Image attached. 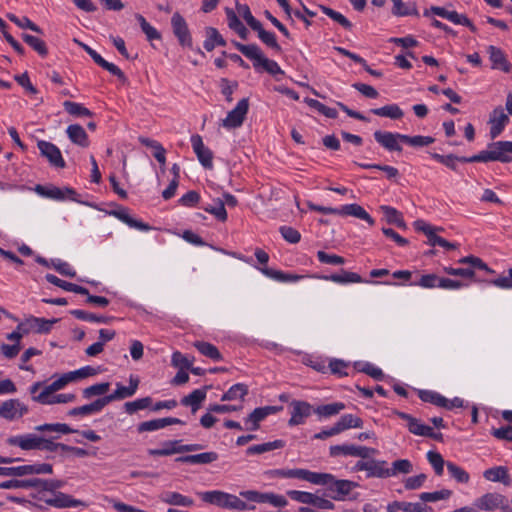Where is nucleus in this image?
<instances>
[{
    "label": "nucleus",
    "mask_w": 512,
    "mask_h": 512,
    "mask_svg": "<svg viewBox=\"0 0 512 512\" xmlns=\"http://www.w3.org/2000/svg\"><path fill=\"white\" fill-rule=\"evenodd\" d=\"M464 163L499 161L509 163L512 161V141H497L488 145V149L477 155L461 159Z\"/></svg>",
    "instance_id": "f257e3e1"
},
{
    "label": "nucleus",
    "mask_w": 512,
    "mask_h": 512,
    "mask_svg": "<svg viewBox=\"0 0 512 512\" xmlns=\"http://www.w3.org/2000/svg\"><path fill=\"white\" fill-rule=\"evenodd\" d=\"M233 44L239 52L253 61L255 69H258V67L261 66L267 73L273 76L277 74H284V71L278 63L265 57L262 50L256 44L245 45L239 42H233Z\"/></svg>",
    "instance_id": "f03ea898"
},
{
    "label": "nucleus",
    "mask_w": 512,
    "mask_h": 512,
    "mask_svg": "<svg viewBox=\"0 0 512 512\" xmlns=\"http://www.w3.org/2000/svg\"><path fill=\"white\" fill-rule=\"evenodd\" d=\"M199 496L202 501L224 509L243 511L252 508L248 507V505L236 495L220 490L201 492Z\"/></svg>",
    "instance_id": "7ed1b4c3"
},
{
    "label": "nucleus",
    "mask_w": 512,
    "mask_h": 512,
    "mask_svg": "<svg viewBox=\"0 0 512 512\" xmlns=\"http://www.w3.org/2000/svg\"><path fill=\"white\" fill-rule=\"evenodd\" d=\"M324 478L325 483H316V485L326 486L329 491V496L334 500H342L347 496L357 484L350 480H337L330 473H320Z\"/></svg>",
    "instance_id": "20e7f679"
},
{
    "label": "nucleus",
    "mask_w": 512,
    "mask_h": 512,
    "mask_svg": "<svg viewBox=\"0 0 512 512\" xmlns=\"http://www.w3.org/2000/svg\"><path fill=\"white\" fill-rule=\"evenodd\" d=\"M361 459L353 466V471H365L366 478H389L388 463L385 460L366 458Z\"/></svg>",
    "instance_id": "39448f33"
},
{
    "label": "nucleus",
    "mask_w": 512,
    "mask_h": 512,
    "mask_svg": "<svg viewBox=\"0 0 512 512\" xmlns=\"http://www.w3.org/2000/svg\"><path fill=\"white\" fill-rule=\"evenodd\" d=\"M474 506L484 511L500 509L503 512H512L506 497L499 493H486L474 501Z\"/></svg>",
    "instance_id": "423d86ee"
},
{
    "label": "nucleus",
    "mask_w": 512,
    "mask_h": 512,
    "mask_svg": "<svg viewBox=\"0 0 512 512\" xmlns=\"http://www.w3.org/2000/svg\"><path fill=\"white\" fill-rule=\"evenodd\" d=\"M270 474L274 477L299 479L310 482L314 485H316V483H325L323 480L326 478V476L320 475L319 472H312L302 468L275 469L270 471Z\"/></svg>",
    "instance_id": "0eeeda50"
},
{
    "label": "nucleus",
    "mask_w": 512,
    "mask_h": 512,
    "mask_svg": "<svg viewBox=\"0 0 512 512\" xmlns=\"http://www.w3.org/2000/svg\"><path fill=\"white\" fill-rule=\"evenodd\" d=\"M376 450L366 446H357L354 444L333 445L329 448L330 456H353L362 459L369 458Z\"/></svg>",
    "instance_id": "6e6552de"
},
{
    "label": "nucleus",
    "mask_w": 512,
    "mask_h": 512,
    "mask_svg": "<svg viewBox=\"0 0 512 512\" xmlns=\"http://www.w3.org/2000/svg\"><path fill=\"white\" fill-rule=\"evenodd\" d=\"M240 496L248 501L256 503H269L274 507H284L287 505V500L284 496L274 493H262L255 490L241 491Z\"/></svg>",
    "instance_id": "1a4fd4ad"
},
{
    "label": "nucleus",
    "mask_w": 512,
    "mask_h": 512,
    "mask_svg": "<svg viewBox=\"0 0 512 512\" xmlns=\"http://www.w3.org/2000/svg\"><path fill=\"white\" fill-rule=\"evenodd\" d=\"M58 322V319L48 320L30 316L23 323L19 324L17 329L22 330L24 334L29 332L45 334L51 331L53 325Z\"/></svg>",
    "instance_id": "9d476101"
},
{
    "label": "nucleus",
    "mask_w": 512,
    "mask_h": 512,
    "mask_svg": "<svg viewBox=\"0 0 512 512\" xmlns=\"http://www.w3.org/2000/svg\"><path fill=\"white\" fill-rule=\"evenodd\" d=\"M291 417L288 421L289 426H297L305 423L306 419L312 415L314 409L311 404L306 401L293 400L290 403Z\"/></svg>",
    "instance_id": "9b49d317"
},
{
    "label": "nucleus",
    "mask_w": 512,
    "mask_h": 512,
    "mask_svg": "<svg viewBox=\"0 0 512 512\" xmlns=\"http://www.w3.org/2000/svg\"><path fill=\"white\" fill-rule=\"evenodd\" d=\"M27 413V405L19 399H9L0 405V417L8 421L18 420Z\"/></svg>",
    "instance_id": "f8f14e48"
},
{
    "label": "nucleus",
    "mask_w": 512,
    "mask_h": 512,
    "mask_svg": "<svg viewBox=\"0 0 512 512\" xmlns=\"http://www.w3.org/2000/svg\"><path fill=\"white\" fill-rule=\"evenodd\" d=\"M510 122L509 114L505 113L502 106L495 107L489 115L490 137L497 138Z\"/></svg>",
    "instance_id": "ddd939ff"
},
{
    "label": "nucleus",
    "mask_w": 512,
    "mask_h": 512,
    "mask_svg": "<svg viewBox=\"0 0 512 512\" xmlns=\"http://www.w3.org/2000/svg\"><path fill=\"white\" fill-rule=\"evenodd\" d=\"M249 109L248 99H241L236 107L228 112L225 119L222 120V125L227 129L240 127L245 119Z\"/></svg>",
    "instance_id": "4468645a"
},
{
    "label": "nucleus",
    "mask_w": 512,
    "mask_h": 512,
    "mask_svg": "<svg viewBox=\"0 0 512 512\" xmlns=\"http://www.w3.org/2000/svg\"><path fill=\"white\" fill-rule=\"evenodd\" d=\"M38 149L43 157H45L51 166L55 168H64L66 163L62 157L60 149L53 143L40 140L37 143Z\"/></svg>",
    "instance_id": "2eb2a0df"
},
{
    "label": "nucleus",
    "mask_w": 512,
    "mask_h": 512,
    "mask_svg": "<svg viewBox=\"0 0 512 512\" xmlns=\"http://www.w3.org/2000/svg\"><path fill=\"white\" fill-rule=\"evenodd\" d=\"M38 499L45 502L47 505L56 508H68L85 505L81 500L73 499L70 495L62 492H54L49 497L46 496L45 493H41Z\"/></svg>",
    "instance_id": "dca6fc26"
},
{
    "label": "nucleus",
    "mask_w": 512,
    "mask_h": 512,
    "mask_svg": "<svg viewBox=\"0 0 512 512\" xmlns=\"http://www.w3.org/2000/svg\"><path fill=\"white\" fill-rule=\"evenodd\" d=\"M373 135L376 142L380 144L384 149L390 152L402 151L400 143L403 142L404 134L378 130L375 131Z\"/></svg>",
    "instance_id": "f3484780"
},
{
    "label": "nucleus",
    "mask_w": 512,
    "mask_h": 512,
    "mask_svg": "<svg viewBox=\"0 0 512 512\" xmlns=\"http://www.w3.org/2000/svg\"><path fill=\"white\" fill-rule=\"evenodd\" d=\"M35 191L42 197H46L53 200H64L69 198L71 200H76V192L72 188H58V187H46L43 185H37L35 187Z\"/></svg>",
    "instance_id": "a211bd4d"
},
{
    "label": "nucleus",
    "mask_w": 512,
    "mask_h": 512,
    "mask_svg": "<svg viewBox=\"0 0 512 512\" xmlns=\"http://www.w3.org/2000/svg\"><path fill=\"white\" fill-rule=\"evenodd\" d=\"M171 24L175 36L182 46H192V38L187 27L185 19L179 14L174 13L171 18Z\"/></svg>",
    "instance_id": "6ab92c4d"
},
{
    "label": "nucleus",
    "mask_w": 512,
    "mask_h": 512,
    "mask_svg": "<svg viewBox=\"0 0 512 512\" xmlns=\"http://www.w3.org/2000/svg\"><path fill=\"white\" fill-rule=\"evenodd\" d=\"M192 148L199 160V162L208 169L213 167V153L206 147L200 135H193L191 137Z\"/></svg>",
    "instance_id": "aec40b11"
},
{
    "label": "nucleus",
    "mask_w": 512,
    "mask_h": 512,
    "mask_svg": "<svg viewBox=\"0 0 512 512\" xmlns=\"http://www.w3.org/2000/svg\"><path fill=\"white\" fill-rule=\"evenodd\" d=\"M7 443L11 446H18L23 450H34L40 447L41 437L35 434L17 435L9 437Z\"/></svg>",
    "instance_id": "412c9836"
},
{
    "label": "nucleus",
    "mask_w": 512,
    "mask_h": 512,
    "mask_svg": "<svg viewBox=\"0 0 512 512\" xmlns=\"http://www.w3.org/2000/svg\"><path fill=\"white\" fill-rule=\"evenodd\" d=\"M73 381H74V379H73L72 373L71 372L65 373L61 377H59L58 379L53 381L51 384L46 386L40 394L34 395L32 397V399L34 401H45L44 396L52 395L53 393L63 389L68 383L73 382Z\"/></svg>",
    "instance_id": "4be33fe9"
},
{
    "label": "nucleus",
    "mask_w": 512,
    "mask_h": 512,
    "mask_svg": "<svg viewBox=\"0 0 512 512\" xmlns=\"http://www.w3.org/2000/svg\"><path fill=\"white\" fill-rule=\"evenodd\" d=\"M182 423L183 422L180 419L173 418V417L153 419V420L141 422L138 425L137 430L140 433H142V432H151V431H156V430H159V429H163V428H165V427H167L169 425L182 424Z\"/></svg>",
    "instance_id": "5701e85b"
},
{
    "label": "nucleus",
    "mask_w": 512,
    "mask_h": 512,
    "mask_svg": "<svg viewBox=\"0 0 512 512\" xmlns=\"http://www.w3.org/2000/svg\"><path fill=\"white\" fill-rule=\"evenodd\" d=\"M488 53L489 59L492 62V69H498L506 73L511 71V64L500 48L490 45L488 47Z\"/></svg>",
    "instance_id": "b1692460"
},
{
    "label": "nucleus",
    "mask_w": 512,
    "mask_h": 512,
    "mask_svg": "<svg viewBox=\"0 0 512 512\" xmlns=\"http://www.w3.org/2000/svg\"><path fill=\"white\" fill-rule=\"evenodd\" d=\"M395 414L402 420L407 422L408 430L414 434L419 436L429 435L430 426L422 424L418 419L414 418L410 414L405 412L396 411Z\"/></svg>",
    "instance_id": "393cba45"
},
{
    "label": "nucleus",
    "mask_w": 512,
    "mask_h": 512,
    "mask_svg": "<svg viewBox=\"0 0 512 512\" xmlns=\"http://www.w3.org/2000/svg\"><path fill=\"white\" fill-rule=\"evenodd\" d=\"M428 510L433 509L419 502L393 501L387 505V512H428Z\"/></svg>",
    "instance_id": "a878e982"
},
{
    "label": "nucleus",
    "mask_w": 512,
    "mask_h": 512,
    "mask_svg": "<svg viewBox=\"0 0 512 512\" xmlns=\"http://www.w3.org/2000/svg\"><path fill=\"white\" fill-rule=\"evenodd\" d=\"M339 215H348L366 221L370 226H373L374 219L358 204H346L339 208Z\"/></svg>",
    "instance_id": "bb28decb"
},
{
    "label": "nucleus",
    "mask_w": 512,
    "mask_h": 512,
    "mask_svg": "<svg viewBox=\"0 0 512 512\" xmlns=\"http://www.w3.org/2000/svg\"><path fill=\"white\" fill-rule=\"evenodd\" d=\"M106 406V403L102 398L95 400L90 404H86L80 407H75L69 410L68 414L70 416H88L92 414L99 413Z\"/></svg>",
    "instance_id": "cd10ccee"
},
{
    "label": "nucleus",
    "mask_w": 512,
    "mask_h": 512,
    "mask_svg": "<svg viewBox=\"0 0 512 512\" xmlns=\"http://www.w3.org/2000/svg\"><path fill=\"white\" fill-rule=\"evenodd\" d=\"M206 399L205 389H196L189 395L185 396L181 400V404L191 408V412L195 414L201 407L202 403Z\"/></svg>",
    "instance_id": "c85d7f7f"
},
{
    "label": "nucleus",
    "mask_w": 512,
    "mask_h": 512,
    "mask_svg": "<svg viewBox=\"0 0 512 512\" xmlns=\"http://www.w3.org/2000/svg\"><path fill=\"white\" fill-rule=\"evenodd\" d=\"M218 459V454L216 452H203L200 454L194 455H186L181 456L176 459L177 462L180 463H189V464H210Z\"/></svg>",
    "instance_id": "c756f323"
},
{
    "label": "nucleus",
    "mask_w": 512,
    "mask_h": 512,
    "mask_svg": "<svg viewBox=\"0 0 512 512\" xmlns=\"http://www.w3.org/2000/svg\"><path fill=\"white\" fill-rule=\"evenodd\" d=\"M413 225H414L415 230L422 232L426 235V237L428 239L427 243L430 246H438V240H440L441 237L436 234V231L442 230V228H437V227L431 226L424 220H420V219L416 220Z\"/></svg>",
    "instance_id": "7c9ffc66"
},
{
    "label": "nucleus",
    "mask_w": 512,
    "mask_h": 512,
    "mask_svg": "<svg viewBox=\"0 0 512 512\" xmlns=\"http://www.w3.org/2000/svg\"><path fill=\"white\" fill-rule=\"evenodd\" d=\"M45 278L49 283H51L57 287H60L65 291L74 292V293L81 294V295H88L87 288H85L83 286H79L74 283L64 281L53 274H47L45 276Z\"/></svg>",
    "instance_id": "2f4dec72"
},
{
    "label": "nucleus",
    "mask_w": 512,
    "mask_h": 512,
    "mask_svg": "<svg viewBox=\"0 0 512 512\" xmlns=\"http://www.w3.org/2000/svg\"><path fill=\"white\" fill-rule=\"evenodd\" d=\"M66 133L68 135V138L76 145H79L81 147H87L88 142V136L86 131L81 125L78 124H72L67 127Z\"/></svg>",
    "instance_id": "473e14b6"
},
{
    "label": "nucleus",
    "mask_w": 512,
    "mask_h": 512,
    "mask_svg": "<svg viewBox=\"0 0 512 512\" xmlns=\"http://www.w3.org/2000/svg\"><path fill=\"white\" fill-rule=\"evenodd\" d=\"M113 214L123 223L128 225L130 228H134L140 231H149L151 227L140 220H137L133 218L129 213L128 210L122 209L119 211H114Z\"/></svg>",
    "instance_id": "72a5a7b5"
},
{
    "label": "nucleus",
    "mask_w": 512,
    "mask_h": 512,
    "mask_svg": "<svg viewBox=\"0 0 512 512\" xmlns=\"http://www.w3.org/2000/svg\"><path fill=\"white\" fill-rule=\"evenodd\" d=\"M113 214L123 223L128 225L130 228H134L140 231H149L151 227L140 220H137L133 218L129 213L128 210L122 209L119 211H114Z\"/></svg>",
    "instance_id": "f704fd0d"
},
{
    "label": "nucleus",
    "mask_w": 512,
    "mask_h": 512,
    "mask_svg": "<svg viewBox=\"0 0 512 512\" xmlns=\"http://www.w3.org/2000/svg\"><path fill=\"white\" fill-rule=\"evenodd\" d=\"M113 214L123 223L128 225L130 228H134L140 231H149L151 227L140 220H137L133 218L129 213L128 210L122 209L119 211H114Z\"/></svg>",
    "instance_id": "c9c22d12"
},
{
    "label": "nucleus",
    "mask_w": 512,
    "mask_h": 512,
    "mask_svg": "<svg viewBox=\"0 0 512 512\" xmlns=\"http://www.w3.org/2000/svg\"><path fill=\"white\" fill-rule=\"evenodd\" d=\"M113 214L123 223L128 225L130 228H134L140 231H149L151 227L140 220H137L133 218L129 213L128 210L122 209L119 211H114Z\"/></svg>",
    "instance_id": "e433bc0d"
},
{
    "label": "nucleus",
    "mask_w": 512,
    "mask_h": 512,
    "mask_svg": "<svg viewBox=\"0 0 512 512\" xmlns=\"http://www.w3.org/2000/svg\"><path fill=\"white\" fill-rule=\"evenodd\" d=\"M160 499L166 504L183 507H190L194 503L191 498L178 492H164L160 495Z\"/></svg>",
    "instance_id": "4c0bfd02"
},
{
    "label": "nucleus",
    "mask_w": 512,
    "mask_h": 512,
    "mask_svg": "<svg viewBox=\"0 0 512 512\" xmlns=\"http://www.w3.org/2000/svg\"><path fill=\"white\" fill-rule=\"evenodd\" d=\"M284 446H285V442L283 440L278 439V440H274L271 442L252 445L247 448L246 454L247 455L264 454V453H267V452H270V451H273L276 449H281Z\"/></svg>",
    "instance_id": "58836bf2"
},
{
    "label": "nucleus",
    "mask_w": 512,
    "mask_h": 512,
    "mask_svg": "<svg viewBox=\"0 0 512 512\" xmlns=\"http://www.w3.org/2000/svg\"><path fill=\"white\" fill-rule=\"evenodd\" d=\"M217 45L225 46L226 41L216 28L208 27L206 29V40L204 41V48L207 51H212Z\"/></svg>",
    "instance_id": "ea45409f"
},
{
    "label": "nucleus",
    "mask_w": 512,
    "mask_h": 512,
    "mask_svg": "<svg viewBox=\"0 0 512 512\" xmlns=\"http://www.w3.org/2000/svg\"><path fill=\"white\" fill-rule=\"evenodd\" d=\"M370 112L376 116L387 117L390 119H400L404 115L402 109L396 104H390L380 108H374L371 109Z\"/></svg>",
    "instance_id": "a19ab883"
},
{
    "label": "nucleus",
    "mask_w": 512,
    "mask_h": 512,
    "mask_svg": "<svg viewBox=\"0 0 512 512\" xmlns=\"http://www.w3.org/2000/svg\"><path fill=\"white\" fill-rule=\"evenodd\" d=\"M325 279L330 280L334 283L338 284H348V283H362L363 279L362 277L355 273L350 271L342 270L340 274H332L328 277H325Z\"/></svg>",
    "instance_id": "79ce46f5"
},
{
    "label": "nucleus",
    "mask_w": 512,
    "mask_h": 512,
    "mask_svg": "<svg viewBox=\"0 0 512 512\" xmlns=\"http://www.w3.org/2000/svg\"><path fill=\"white\" fill-rule=\"evenodd\" d=\"M335 426L338 432L341 433L349 428H361L363 421L361 418L352 414H345L335 423Z\"/></svg>",
    "instance_id": "37998d69"
},
{
    "label": "nucleus",
    "mask_w": 512,
    "mask_h": 512,
    "mask_svg": "<svg viewBox=\"0 0 512 512\" xmlns=\"http://www.w3.org/2000/svg\"><path fill=\"white\" fill-rule=\"evenodd\" d=\"M179 440L166 441L162 444V448L148 449V454L151 456H170L180 453Z\"/></svg>",
    "instance_id": "c03bdc74"
},
{
    "label": "nucleus",
    "mask_w": 512,
    "mask_h": 512,
    "mask_svg": "<svg viewBox=\"0 0 512 512\" xmlns=\"http://www.w3.org/2000/svg\"><path fill=\"white\" fill-rule=\"evenodd\" d=\"M483 476L486 480L492 482H502L504 484H507L509 482V475L507 469L503 466L489 468L484 471Z\"/></svg>",
    "instance_id": "a18cd8bd"
},
{
    "label": "nucleus",
    "mask_w": 512,
    "mask_h": 512,
    "mask_svg": "<svg viewBox=\"0 0 512 512\" xmlns=\"http://www.w3.org/2000/svg\"><path fill=\"white\" fill-rule=\"evenodd\" d=\"M413 471V464L408 459H398L392 462L388 467L389 478L398 476L399 474H409Z\"/></svg>",
    "instance_id": "49530a36"
},
{
    "label": "nucleus",
    "mask_w": 512,
    "mask_h": 512,
    "mask_svg": "<svg viewBox=\"0 0 512 512\" xmlns=\"http://www.w3.org/2000/svg\"><path fill=\"white\" fill-rule=\"evenodd\" d=\"M194 347L204 356L212 359V360H215V361H220L222 360V355L221 353L219 352L218 348L211 344V343H208V342H204V341H196L194 343Z\"/></svg>",
    "instance_id": "de8ad7c7"
},
{
    "label": "nucleus",
    "mask_w": 512,
    "mask_h": 512,
    "mask_svg": "<svg viewBox=\"0 0 512 512\" xmlns=\"http://www.w3.org/2000/svg\"><path fill=\"white\" fill-rule=\"evenodd\" d=\"M345 409V404L342 402H334L325 405H320L314 409V413H316L319 417H331L339 414L342 410Z\"/></svg>",
    "instance_id": "09e8293b"
},
{
    "label": "nucleus",
    "mask_w": 512,
    "mask_h": 512,
    "mask_svg": "<svg viewBox=\"0 0 512 512\" xmlns=\"http://www.w3.org/2000/svg\"><path fill=\"white\" fill-rule=\"evenodd\" d=\"M393 3L392 13L396 16H418L415 3H404L402 0H391Z\"/></svg>",
    "instance_id": "8fccbe9b"
},
{
    "label": "nucleus",
    "mask_w": 512,
    "mask_h": 512,
    "mask_svg": "<svg viewBox=\"0 0 512 512\" xmlns=\"http://www.w3.org/2000/svg\"><path fill=\"white\" fill-rule=\"evenodd\" d=\"M23 41L28 44L33 50H35L40 56L45 57L48 54L46 43L35 36L29 34H22Z\"/></svg>",
    "instance_id": "3c124183"
},
{
    "label": "nucleus",
    "mask_w": 512,
    "mask_h": 512,
    "mask_svg": "<svg viewBox=\"0 0 512 512\" xmlns=\"http://www.w3.org/2000/svg\"><path fill=\"white\" fill-rule=\"evenodd\" d=\"M253 30L257 32L259 39L265 45H267L268 47L274 49L275 51H278V52L281 51V47H280V45L278 44V42L276 40L275 34L272 33V32L266 31L263 28L261 23H259V28L258 29H253Z\"/></svg>",
    "instance_id": "603ef678"
},
{
    "label": "nucleus",
    "mask_w": 512,
    "mask_h": 512,
    "mask_svg": "<svg viewBox=\"0 0 512 512\" xmlns=\"http://www.w3.org/2000/svg\"><path fill=\"white\" fill-rule=\"evenodd\" d=\"M418 396L422 401L434 404L438 407H443L447 403V398L430 390H419Z\"/></svg>",
    "instance_id": "864d4df0"
},
{
    "label": "nucleus",
    "mask_w": 512,
    "mask_h": 512,
    "mask_svg": "<svg viewBox=\"0 0 512 512\" xmlns=\"http://www.w3.org/2000/svg\"><path fill=\"white\" fill-rule=\"evenodd\" d=\"M70 314L79 320L88 322L109 323V321L112 319L111 317L98 316L96 314L80 309L71 310Z\"/></svg>",
    "instance_id": "5fc2aeb1"
},
{
    "label": "nucleus",
    "mask_w": 512,
    "mask_h": 512,
    "mask_svg": "<svg viewBox=\"0 0 512 512\" xmlns=\"http://www.w3.org/2000/svg\"><path fill=\"white\" fill-rule=\"evenodd\" d=\"M261 271L267 277H270L274 280L281 281V282H295L302 278V276H300V275L286 274L281 271L270 269V268H262Z\"/></svg>",
    "instance_id": "6e6d98bb"
},
{
    "label": "nucleus",
    "mask_w": 512,
    "mask_h": 512,
    "mask_svg": "<svg viewBox=\"0 0 512 512\" xmlns=\"http://www.w3.org/2000/svg\"><path fill=\"white\" fill-rule=\"evenodd\" d=\"M446 467L450 476L453 479H455L458 483L466 484L469 482V473L466 472L462 467L456 465L453 462H447Z\"/></svg>",
    "instance_id": "4d7b16f0"
},
{
    "label": "nucleus",
    "mask_w": 512,
    "mask_h": 512,
    "mask_svg": "<svg viewBox=\"0 0 512 512\" xmlns=\"http://www.w3.org/2000/svg\"><path fill=\"white\" fill-rule=\"evenodd\" d=\"M248 393V388L245 384L237 383L229 388L227 392H225L221 400L222 401H232L238 398H243Z\"/></svg>",
    "instance_id": "13d9d810"
},
{
    "label": "nucleus",
    "mask_w": 512,
    "mask_h": 512,
    "mask_svg": "<svg viewBox=\"0 0 512 512\" xmlns=\"http://www.w3.org/2000/svg\"><path fill=\"white\" fill-rule=\"evenodd\" d=\"M131 396H133V388H129L121 385L120 383H117L116 390L112 394L104 396L103 399L106 405H108L113 401L122 400Z\"/></svg>",
    "instance_id": "bf43d9fd"
},
{
    "label": "nucleus",
    "mask_w": 512,
    "mask_h": 512,
    "mask_svg": "<svg viewBox=\"0 0 512 512\" xmlns=\"http://www.w3.org/2000/svg\"><path fill=\"white\" fill-rule=\"evenodd\" d=\"M426 457L430 465L433 467L435 474L437 476H442L444 472V466L446 465L442 455L439 452L431 450L427 452Z\"/></svg>",
    "instance_id": "052dcab7"
},
{
    "label": "nucleus",
    "mask_w": 512,
    "mask_h": 512,
    "mask_svg": "<svg viewBox=\"0 0 512 512\" xmlns=\"http://www.w3.org/2000/svg\"><path fill=\"white\" fill-rule=\"evenodd\" d=\"M64 109L73 116L78 117H91L93 113L82 104L72 101H65L63 103Z\"/></svg>",
    "instance_id": "680f3d73"
},
{
    "label": "nucleus",
    "mask_w": 512,
    "mask_h": 512,
    "mask_svg": "<svg viewBox=\"0 0 512 512\" xmlns=\"http://www.w3.org/2000/svg\"><path fill=\"white\" fill-rule=\"evenodd\" d=\"M265 418L266 415L261 407L254 409L245 419V423L248 425L246 429L250 431H256L259 428V423Z\"/></svg>",
    "instance_id": "e2e57ef3"
},
{
    "label": "nucleus",
    "mask_w": 512,
    "mask_h": 512,
    "mask_svg": "<svg viewBox=\"0 0 512 512\" xmlns=\"http://www.w3.org/2000/svg\"><path fill=\"white\" fill-rule=\"evenodd\" d=\"M7 18L20 28H28L39 34L43 33L42 29L38 25L33 23L28 17L18 18L15 14L9 13L7 14Z\"/></svg>",
    "instance_id": "0e129e2a"
},
{
    "label": "nucleus",
    "mask_w": 512,
    "mask_h": 512,
    "mask_svg": "<svg viewBox=\"0 0 512 512\" xmlns=\"http://www.w3.org/2000/svg\"><path fill=\"white\" fill-rule=\"evenodd\" d=\"M109 388L110 383L108 382L97 383L85 388L82 394L85 399H90L94 396L104 395L109 390Z\"/></svg>",
    "instance_id": "69168bd1"
},
{
    "label": "nucleus",
    "mask_w": 512,
    "mask_h": 512,
    "mask_svg": "<svg viewBox=\"0 0 512 512\" xmlns=\"http://www.w3.org/2000/svg\"><path fill=\"white\" fill-rule=\"evenodd\" d=\"M236 9H237L238 15L246 21V23L251 27V29L259 28L260 22L252 15L248 5L237 4Z\"/></svg>",
    "instance_id": "338daca9"
},
{
    "label": "nucleus",
    "mask_w": 512,
    "mask_h": 512,
    "mask_svg": "<svg viewBox=\"0 0 512 512\" xmlns=\"http://www.w3.org/2000/svg\"><path fill=\"white\" fill-rule=\"evenodd\" d=\"M204 210L214 215L218 220L224 222L227 219V211L225 209V203L218 199L214 205H208L204 207Z\"/></svg>",
    "instance_id": "774afa93"
}]
</instances>
